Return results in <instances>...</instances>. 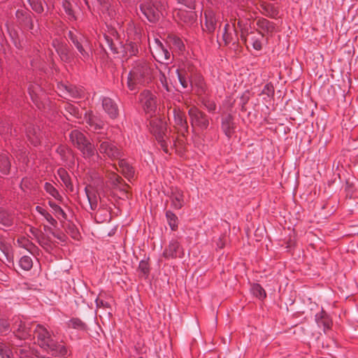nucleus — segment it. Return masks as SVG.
Returning <instances> with one entry per match:
<instances>
[{"instance_id": "obj_1", "label": "nucleus", "mask_w": 358, "mask_h": 358, "mask_svg": "<svg viewBox=\"0 0 358 358\" xmlns=\"http://www.w3.org/2000/svg\"><path fill=\"white\" fill-rule=\"evenodd\" d=\"M157 67L155 64L141 60L135 62L127 78V86L134 90L138 85L149 83L157 73Z\"/></svg>"}, {"instance_id": "obj_2", "label": "nucleus", "mask_w": 358, "mask_h": 358, "mask_svg": "<svg viewBox=\"0 0 358 358\" xmlns=\"http://www.w3.org/2000/svg\"><path fill=\"white\" fill-rule=\"evenodd\" d=\"M33 335L36 343L52 355L63 356L67 353L66 348L55 341L51 333L43 326L41 324L35 325V328L33 329Z\"/></svg>"}, {"instance_id": "obj_3", "label": "nucleus", "mask_w": 358, "mask_h": 358, "mask_svg": "<svg viewBox=\"0 0 358 358\" xmlns=\"http://www.w3.org/2000/svg\"><path fill=\"white\" fill-rule=\"evenodd\" d=\"M165 8L164 0H150L140 6L141 11L150 22L157 21Z\"/></svg>"}, {"instance_id": "obj_4", "label": "nucleus", "mask_w": 358, "mask_h": 358, "mask_svg": "<svg viewBox=\"0 0 358 358\" xmlns=\"http://www.w3.org/2000/svg\"><path fill=\"white\" fill-rule=\"evenodd\" d=\"M69 136L72 143L82 152L85 158H90L94 155V147L85 138L80 131L73 130Z\"/></svg>"}, {"instance_id": "obj_5", "label": "nucleus", "mask_w": 358, "mask_h": 358, "mask_svg": "<svg viewBox=\"0 0 358 358\" xmlns=\"http://www.w3.org/2000/svg\"><path fill=\"white\" fill-rule=\"evenodd\" d=\"M96 144L98 150L101 154L109 159H120L121 157V152L117 146L107 138L100 136L96 138Z\"/></svg>"}, {"instance_id": "obj_6", "label": "nucleus", "mask_w": 358, "mask_h": 358, "mask_svg": "<svg viewBox=\"0 0 358 358\" xmlns=\"http://www.w3.org/2000/svg\"><path fill=\"white\" fill-rule=\"evenodd\" d=\"M68 37L80 52L81 59L83 60L89 59L90 57V45L87 38L81 34H76L71 31H69Z\"/></svg>"}, {"instance_id": "obj_7", "label": "nucleus", "mask_w": 358, "mask_h": 358, "mask_svg": "<svg viewBox=\"0 0 358 358\" xmlns=\"http://www.w3.org/2000/svg\"><path fill=\"white\" fill-rule=\"evenodd\" d=\"M150 130L160 143L164 151L168 152V143L166 138H164L166 136L165 131H166V122L162 120L155 118L150 121Z\"/></svg>"}, {"instance_id": "obj_8", "label": "nucleus", "mask_w": 358, "mask_h": 358, "mask_svg": "<svg viewBox=\"0 0 358 358\" xmlns=\"http://www.w3.org/2000/svg\"><path fill=\"white\" fill-rule=\"evenodd\" d=\"M188 114L193 128H197L199 130L207 129L209 122L205 113L200 111L195 106H192L189 109Z\"/></svg>"}, {"instance_id": "obj_9", "label": "nucleus", "mask_w": 358, "mask_h": 358, "mask_svg": "<svg viewBox=\"0 0 358 358\" xmlns=\"http://www.w3.org/2000/svg\"><path fill=\"white\" fill-rule=\"evenodd\" d=\"M139 100L144 111L152 117L157 109V98L148 90L143 92L139 96Z\"/></svg>"}, {"instance_id": "obj_10", "label": "nucleus", "mask_w": 358, "mask_h": 358, "mask_svg": "<svg viewBox=\"0 0 358 358\" xmlns=\"http://www.w3.org/2000/svg\"><path fill=\"white\" fill-rule=\"evenodd\" d=\"M256 30L257 33L268 38L275 31V25L266 19L259 18L256 20Z\"/></svg>"}, {"instance_id": "obj_11", "label": "nucleus", "mask_w": 358, "mask_h": 358, "mask_svg": "<svg viewBox=\"0 0 358 358\" xmlns=\"http://www.w3.org/2000/svg\"><path fill=\"white\" fill-rule=\"evenodd\" d=\"M54 46L62 61L65 62H71L72 61L73 54L66 44L54 42Z\"/></svg>"}, {"instance_id": "obj_12", "label": "nucleus", "mask_w": 358, "mask_h": 358, "mask_svg": "<svg viewBox=\"0 0 358 358\" xmlns=\"http://www.w3.org/2000/svg\"><path fill=\"white\" fill-rule=\"evenodd\" d=\"M102 107L104 111L112 119L116 118L119 114V110L117 103L110 98H103Z\"/></svg>"}, {"instance_id": "obj_13", "label": "nucleus", "mask_w": 358, "mask_h": 358, "mask_svg": "<svg viewBox=\"0 0 358 358\" xmlns=\"http://www.w3.org/2000/svg\"><path fill=\"white\" fill-rule=\"evenodd\" d=\"M173 118L175 126L178 127L179 131L184 135L187 131V122L183 113L179 108L173 109Z\"/></svg>"}, {"instance_id": "obj_14", "label": "nucleus", "mask_w": 358, "mask_h": 358, "mask_svg": "<svg viewBox=\"0 0 358 358\" xmlns=\"http://www.w3.org/2000/svg\"><path fill=\"white\" fill-rule=\"evenodd\" d=\"M182 255V250L176 241H171L168 248L164 252V255L167 258L181 257Z\"/></svg>"}, {"instance_id": "obj_15", "label": "nucleus", "mask_w": 358, "mask_h": 358, "mask_svg": "<svg viewBox=\"0 0 358 358\" xmlns=\"http://www.w3.org/2000/svg\"><path fill=\"white\" fill-rule=\"evenodd\" d=\"M248 36L249 42L252 45V48L256 50H261L264 43L268 40L266 37L255 31L250 32Z\"/></svg>"}, {"instance_id": "obj_16", "label": "nucleus", "mask_w": 358, "mask_h": 358, "mask_svg": "<svg viewBox=\"0 0 358 358\" xmlns=\"http://www.w3.org/2000/svg\"><path fill=\"white\" fill-rule=\"evenodd\" d=\"M13 328L17 332V336L21 339H26L31 336V328L27 327L22 321L15 322Z\"/></svg>"}, {"instance_id": "obj_17", "label": "nucleus", "mask_w": 358, "mask_h": 358, "mask_svg": "<svg viewBox=\"0 0 358 358\" xmlns=\"http://www.w3.org/2000/svg\"><path fill=\"white\" fill-rule=\"evenodd\" d=\"M118 166L116 169L120 172L127 178H133L134 176V171L132 166H131L125 160L121 158L118 159Z\"/></svg>"}, {"instance_id": "obj_18", "label": "nucleus", "mask_w": 358, "mask_h": 358, "mask_svg": "<svg viewBox=\"0 0 358 358\" xmlns=\"http://www.w3.org/2000/svg\"><path fill=\"white\" fill-rule=\"evenodd\" d=\"M58 88L64 96L69 95L71 97H78L80 96V92L76 87L60 84L58 85Z\"/></svg>"}, {"instance_id": "obj_19", "label": "nucleus", "mask_w": 358, "mask_h": 358, "mask_svg": "<svg viewBox=\"0 0 358 358\" xmlns=\"http://www.w3.org/2000/svg\"><path fill=\"white\" fill-rule=\"evenodd\" d=\"M316 322L319 327H323L324 330L329 329L331 325V320L329 319L327 314L322 310L315 316Z\"/></svg>"}, {"instance_id": "obj_20", "label": "nucleus", "mask_w": 358, "mask_h": 358, "mask_svg": "<svg viewBox=\"0 0 358 358\" xmlns=\"http://www.w3.org/2000/svg\"><path fill=\"white\" fill-rule=\"evenodd\" d=\"M171 199V205L176 209H180L184 204L183 194L180 190L173 191Z\"/></svg>"}, {"instance_id": "obj_21", "label": "nucleus", "mask_w": 358, "mask_h": 358, "mask_svg": "<svg viewBox=\"0 0 358 358\" xmlns=\"http://www.w3.org/2000/svg\"><path fill=\"white\" fill-rule=\"evenodd\" d=\"M156 51L157 54V57L160 59L168 60L170 58V52L169 50L162 45L160 41L158 39H155Z\"/></svg>"}, {"instance_id": "obj_22", "label": "nucleus", "mask_w": 358, "mask_h": 358, "mask_svg": "<svg viewBox=\"0 0 358 358\" xmlns=\"http://www.w3.org/2000/svg\"><path fill=\"white\" fill-rule=\"evenodd\" d=\"M14 222V217L3 209L0 208V224L8 227Z\"/></svg>"}, {"instance_id": "obj_23", "label": "nucleus", "mask_w": 358, "mask_h": 358, "mask_svg": "<svg viewBox=\"0 0 358 358\" xmlns=\"http://www.w3.org/2000/svg\"><path fill=\"white\" fill-rule=\"evenodd\" d=\"M205 27L206 30L208 32H213L216 27V20L213 13L211 12L205 13Z\"/></svg>"}, {"instance_id": "obj_24", "label": "nucleus", "mask_w": 358, "mask_h": 358, "mask_svg": "<svg viewBox=\"0 0 358 358\" xmlns=\"http://www.w3.org/2000/svg\"><path fill=\"white\" fill-rule=\"evenodd\" d=\"M27 137L34 145H37L41 142V134L39 131L34 128H29L27 131Z\"/></svg>"}, {"instance_id": "obj_25", "label": "nucleus", "mask_w": 358, "mask_h": 358, "mask_svg": "<svg viewBox=\"0 0 358 358\" xmlns=\"http://www.w3.org/2000/svg\"><path fill=\"white\" fill-rule=\"evenodd\" d=\"M85 192L90 205V208L92 210H95L97 208L98 204V199L95 192L89 187L85 188Z\"/></svg>"}, {"instance_id": "obj_26", "label": "nucleus", "mask_w": 358, "mask_h": 358, "mask_svg": "<svg viewBox=\"0 0 358 358\" xmlns=\"http://www.w3.org/2000/svg\"><path fill=\"white\" fill-rule=\"evenodd\" d=\"M110 180H111L115 185H121L120 189L127 194L128 185L127 184L122 185V178L117 176L115 173L111 172L108 174Z\"/></svg>"}, {"instance_id": "obj_27", "label": "nucleus", "mask_w": 358, "mask_h": 358, "mask_svg": "<svg viewBox=\"0 0 358 358\" xmlns=\"http://www.w3.org/2000/svg\"><path fill=\"white\" fill-rule=\"evenodd\" d=\"M262 9L265 15L271 17H274L278 14V9L273 4H263Z\"/></svg>"}, {"instance_id": "obj_28", "label": "nucleus", "mask_w": 358, "mask_h": 358, "mask_svg": "<svg viewBox=\"0 0 358 358\" xmlns=\"http://www.w3.org/2000/svg\"><path fill=\"white\" fill-rule=\"evenodd\" d=\"M10 164L8 157L6 155H0V171L3 174L9 173Z\"/></svg>"}, {"instance_id": "obj_29", "label": "nucleus", "mask_w": 358, "mask_h": 358, "mask_svg": "<svg viewBox=\"0 0 358 358\" xmlns=\"http://www.w3.org/2000/svg\"><path fill=\"white\" fill-rule=\"evenodd\" d=\"M49 205L51 207V208L53 210V213L58 218H63L66 219V214L65 212L62 209L60 206L57 205L55 202L50 201Z\"/></svg>"}, {"instance_id": "obj_30", "label": "nucleus", "mask_w": 358, "mask_h": 358, "mask_svg": "<svg viewBox=\"0 0 358 358\" xmlns=\"http://www.w3.org/2000/svg\"><path fill=\"white\" fill-rule=\"evenodd\" d=\"M58 174L61 180L64 182V185L66 186V187L70 189L71 191H73V185L71 182L69 175L65 171V170L59 169L58 171Z\"/></svg>"}, {"instance_id": "obj_31", "label": "nucleus", "mask_w": 358, "mask_h": 358, "mask_svg": "<svg viewBox=\"0 0 358 358\" xmlns=\"http://www.w3.org/2000/svg\"><path fill=\"white\" fill-rule=\"evenodd\" d=\"M36 210L53 227H56L57 222L52 215L41 206H36Z\"/></svg>"}, {"instance_id": "obj_32", "label": "nucleus", "mask_w": 358, "mask_h": 358, "mask_svg": "<svg viewBox=\"0 0 358 358\" xmlns=\"http://www.w3.org/2000/svg\"><path fill=\"white\" fill-rule=\"evenodd\" d=\"M230 29H231L230 25L229 24H226L224 27V32L222 35L223 40L226 45L233 41L232 34L229 32ZM232 30L236 34V31L235 30V29L232 27Z\"/></svg>"}, {"instance_id": "obj_33", "label": "nucleus", "mask_w": 358, "mask_h": 358, "mask_svg": "<svg viewBox=\"0 0 358 358\" xmlns=\"http://www.w3.org/2000/svg\"><path fill=\"white\" fill-rule=\"evenodd\" d=\"M19 263L21 268L25 271L30 270L33 266L32 259L29 256H23Z\"/></svg>"}, {"instance_id": "obj_34", "label": "nucleus", "mask_w": 358, "mask_h": 358, "mask_svg": "<svg viewBox=\"0 0 358 358\" xmlns=\"http://www.w3.org/2000/svg\"><path fill=\"white\" fill-rule=\"evenodd\" d=\"M252 294L257 298L262 299L266 297V292L264 289L258 284H255L252 287Z\"/></svg>"}, {"instance_id": "obj_35", "label": "nucleus", "mask_w": 358, "mask_h": 358, "mask_svg": "<svg viewBox=\"0 0 358 358\" xmlns=\"http://www.w3.org/2000/svg\"><path fill=\"white\" fill-rule=\"evenodd\" d=\"M29 94L34 101H36L41 87L36 84H31L28 87Z\"/></svg>"}, {"instance_id": "obj_36", "label": "nucleus", "mask_w": 358, "mask_h": 358, "mask_svg": "<svg viewBox=\"0 0 358 358\" xmlns=\"http://www.w3.org/2000/svg\"><path fill=\"white\" fill-rule=\"evenodd\" d=\"M169 43L170 45L175 46L180 50L184 48V45L181 39L176 36H171L169 38Z\"/></svg>"}, {"instance_id": "obj_37", "label": "nucleus", "mask_w": 358, "mask_h": 358, "mask_svg": "<svg viewBox=\"0 0 358 358\" xmlns=\"http://www.w3.org/2000/svg\"><path fill=\"white\" fill-rule=\"evenodd\" d=\"M157 72L159 73V80L160 83L162 84V87L167 92H170L171 91V88L169 86V84H168V82H167V79H166V77L165 76V73L163 72L162 70L158 69H157Z\"/></svg>"}, {"instance_id": "obj_38", "label": "nucleus", "mask_w": 358, "mask_h": 358, "mask_svg": "<svg viewBox=\"0 0 358 358\" xmlns=\"http://www.w3.org/2000/svg\"><path fill=\"white\" fill-rule=\"evenodd\" d=\"M44 189H45V191L48 193H49L51 196H52L55 199H59L60 198L59 192H57V190L54 187V186L52 184H50L49 182H45L44 185Z\"/></svg>"}, {"instance_id": "obj_39", "label": "nucleus", "mask_w": 358, "mask_h": 358, "mask_svg": "<svg viewBox=\"0 0 358 358\" xmlns=\"http://www.w3.org/2000/svg\"><path fill=\"white\" fill-rule=\"evenodd\" d=\"M166 218L172 230H175L177 228V217L173 213L167 211Z\"/></svg>"}, {"instance_id": "obj_40", "label": "nucleus", "mask_w": 358, "mask_h": 358, "mask_svg": "<svg viewBox=\"0 0 358 358\" xmlns=\"http://www.w3.org/2000/svg\"><path fill=\"white\" fill-rule=\"evenodd\" d=\"M28 1L32 9L36 12L40 13L43 11L41 0H28Z\"/></svg>"}, {"instance_id": "obj_41", "label": "nucleus", "mask_w": 358, "mask_h": 358, "mask_svg": "<svg viewBox=\"0 0 358 358\" xmlns=\"http://www.w3.org/2000/svg\"><path fill=\"white\" fill-rule=\"evenodd\" d=\"M68 326L75 329H83L85 324L80 319L73 318L69 321Z\"/></svg>"}, {"instance_id": "obj_42", "label": "nucleus", "mask_w": 358, "mask_h": 358, "mask_svg": "<svg viewBox=\"0 0 358 358\" xmlns=\"http://www.w3.org/2000/svg\"><path fill=\"white\" fill-rule=\"evenodd\" d=\"M10 350L4 344L0 343V356L1 358H10Z\"/></svg>"}, {"instance_id": "obj_43", "label": "nucleus", "mask_w": 358, "mask_h": 358, "mask_svg": "<svg viewBox=\"0 0 358 358\" xmlns=\"http://www.w3.org/2000/svg\"><path fill=\"white\" fill-rule=\"evenodd\" d=\"M105 40H106V42L108 45V46L110 48V49L113 52H115V53L119 52V51L117 50V48L116 47V45H115V43L113 42V41L112 40V38H110L109 36H105Z\"/></svg>"}, {"instance_id": "obj_44", "label": "nucleus", "mask_w": 358, "mask_h": 358, "mask_svg": "<svg viewBox=\"0 0 358 358\" xmlns=\"http://www.w3.org/2000/svg\"><path fill=\"white\" fill-rule=\"evenodd\" d=\"M63 8L65 10V12L69 15L73 16V10L71 8V4L69 1L65 0L63 2Z\"/></svg>"}, {"instance_id": "obj_45", "label": "nucleus", "mask_w": 358, "mask_h": 358, "mask_svg": "<svg viewBox=\"0 0 358 358\" xmlns=\"http://www.w3.org/2000/svg\"><path fill=\"white\" fill-rule=\"evenodd\" d=\"M180 3L184 4L189 8H194L195 6V0H177Z\"/></svg>"}, {"instance_id": "obj_46", "label": "nucleus", "mask_w": 358, "mask_h": 358, "mask_svg": "<svg viewBox=\"0 0 358 358\" xmlns=\"http://www.w3.org/2000/svg\"><path fill=\"white\" fill-rule=\"evenodd\" d=\"M66 109L71 115L76 116L78 114V108L71 104L67 105Z\"/></svg>"}, {"instance_id": "obj_47", "label": "nucleus", "mask_w": 358, "mask_h": 358, "mask_svg": "<svg viewBox=\"0 0 358 358\" xmlns=\"http://www.w3.org/2000/svg\"><path fill=\"white\" fill-rule=\"evenodd\" d=\"M222 128L225 131L226 134L229 131L231 128L230 117H227L222 122Z\"/></svg>"}, {"instance_id": "obj_48", "label": "nucleus", "mask_w": 358, "mask_h": 358, "mask_svg": "<svg viewBox=\"0 0 358 358\" xmlns=\"http://www.w3.org/2000/svg\"><path fill=\"white\" fill-rule=\"evenodd\" d=\"M177 73L180 84L182 85L184 88H186L187 87V81L185 80V78L182 76V73L178 70L177 71Z\"/></svg>"}, {"instance_id": "obj_49", "label": "nucleus", "mask_w": 358, "mask_h": 358, "mask_svg": "<svg viewBox=\"0 0 358 358\" xmlns=\"http://www.w3.org/2000/svg\"><path fill=\"white\" fill-rule=\"evenodd\" d=\"M139 269L145 274L148 271V264L145 262L141 261L139 264Z\"/></svg>"}, {"instance_id": "obj_50", "label": "nucleus", "mask_w": 358, "mask_h": 358, "mask_svg": "<svg viewBox=\"0 0 358 358\" xmlns=\"http://www.w3.org/2000/svg\"><path fill=\"white\" fill-rule=\"evenodd\" d=\"M9 329V324L6 321H0V330L2 331H6Z\"/></svg>"}, {"instance_id": "obj_51", "label": "nucleus", "mask_w": 358, "mask_h": 358, "mask_svg": "<svg viewBox=\"0 0 358 358\" xmlns=\"http://www.w3.org/2000/svg\"><path fill=\"white\" fill-rule=\"evenodd\" d=\"M90 126L94 129L101 128V124L94 122L93 120H90Z\"/></svg>"}, {"instance_id": "obj_52", "label": "nucleus", "mask_w": 358, "mask_h": 358, "mask_svg": "<svg viewBox=\"0 0 358 358\" xmlns=\"http://www.w3.org/2000/svg\"><path fill=\"white\" fill-rule=\"evenodd\" d=\"M129 48H130L131 55H136V53L137 52V49L135 48L134 45H129Z\"/></svg>"}, {"instance_id": "obj_53", "label": "nucleus", "mask_w": 358, "mask_h": 358, "mask_svg": "<svg viewBox=\"0 0 358 358\" xmlns=\"http://www.w3.org/2000/svg\"><path fill=\"white\" fill-rule=\"evenodd\" d=\"M241 40L245 43H246L248 41H249V37L247 38L245 35V34L242 31L241 33Z\"/></svg>"}, {"instance_id": "obj_54", "label": "nucleus", "mask_w": 358, "mask_h": 358, "mask_svg": "<svg viewBox=\"0 0 358 358\" xmlns=\"http://www.w3.org/2000/svg\"><path fill=\"white\" fill-rule=\"evenodd\" d=\"M8 132H9V128L8 127L6 129V130L5 129V127L3 126H1L0 127V133L1 134H7Z\"/></svg>"}, {"instance_id": "obj_55", "label": "nucleus", "mask_w": 358, "mask_h": 358, "mask_svg": "<svg viewBox=\"0 0 358 358\" xmlns=\"http://www.w3.org/2000/svg\"><path fill=\"white\" fill-rule=\"evenodd\" d=\"M108 9V7L107 6H103V8H102V11L103 12L105 10Z\"/></svg>"}, {"instance_id": "obj_56", "label": "nucleus", "mask_w": 358, "mask_h": 358, "mask_svg": "<svg viewBox=\"0 0 358 358\" xmlns=\"http://www.w3.org/2000/svg\"><path fill=\"white\" fill-rule=\"evenodd\" d=\"M44 229H45V230H48V229L49 230V228L46 226H44Z\"/></svg>"}, {"instance_id": "obj_57", "label": "nucleus", "mask_w": 358, "mask_h": 358, "mask_svg": "<svg viewBox=\"0 0 358 358\" xmlns=\"http://www.w3.org/2000/svg\"><path fill=\"white\" fill-rule=\"evenodd\" d=\"M98 1H100V3H101V0H98Z\"/></svg>"}, {"instance_id": "obj_58", "label": "nucleus", "mask_w": 358, "mask_h": 358, "mask_svg": "<svg viewBox=\"0 0 358 358\" xmlns=\"http://www.w3.org/2000/svg\"><path fill=\"white\" fill-rule=\"evenodd\" d=\"M139 358H143V357H139Z\"/></svg>"}]
</instances>
